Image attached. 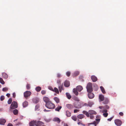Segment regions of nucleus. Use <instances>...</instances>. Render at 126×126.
Instances as JSON below:
<instances>
[{
    "label": "nucleus",
    "mask_w": 126,
    "mask_h": 126,
    "mask_svg": "<svg viewBox=\"0 0 126 126\" xmlns=\"http://www.w3.org/2000/svg\"><path fill=\"white\" fill-rule=\"evenodd\" d=\"M73 105L75 108L77 109L80 108L84 106L83 102L81 101L75 103Z\"/></svg>",
    "instance_id": "1"
},
{
    "label": "nucleus",
    "mask_w": 126,
    "mask_h": 126,
    "mask_svg": "<svg viewBox=\"0 0 126 126\" xmlns=\"http://www.w3.org/2000/svg\"><path fill=\"white\" fill-rule=\"evenodd\" d=\"M45 106L49 109H54L55 107L54 104L50 101L47 103L45 104Z\"/></svg>",
    "instance_id": "2"
},
{
    "label": "nucleus",
    "mask_w": 126,
    "mask_h": 126,
    "mask_svg": "<svg viewBox=\"0 0 126 126\" xmlns=\"http://www.w3.org/2000/svg\"><path fill=\"white\" fill-rule=\"evenodd\" d=\"M87 91L88 93L91 92L93 91L92 85L91 83H88L86 87Z\"/></svg>",
    "instance_id": "3"
},
{
    "label": "nucleus",
    "mask_w": 126,
    "mask_h": 126,
    "mask_svg": "<svg viewBox=\"0 0 126 126\" xmlns=\"http://www.w3.org/2000/svg\"><path fill=\"white\" fill-rule=\"evenodd\" d=\"M17 104L16 102L13 101L10 106V108L11 109H14L17 108Z\"/></svg>",
    "instance_id": "4"
},
{
    "label": "nucleus",
    "mask_w": 126,
    "mask_h": 126,
    "mask_svg": "<svg viewBox=\"0 0 126 126\" xmlns=\"http://www.w3.org/2000/svg\"><path fill=\"white\" fill-rule=\"evenodd\" d=\"M115 124L118 126H120L122 124L121 121L118 119H115L114 121Z\"/></svg>",
    "instance_id": "5"
},
{
    "label": "nucleus",
    "mask_w": 126,
    "mask_h": 126,
    "mask_svg": "<svg viewBox=\"0 0 126 126\" xmlns=\"http://www.w3.org/2000/svg\"><path fill=\"white\" fill-rule=\"evenodd\" d=\"M31 94V92L27 91L24 93V96L25 98H27L30 96Z\"/></svg>",
    "instance_id": "6"
},
{
    "label": "nucleus",
    "mask_w": 126,
    "mask_h": 126,
    "mask_svg": "<svg viewBox=\"0 0 126 126\" xmlns=\"http://www.w3.org/2000/svg\"><path fill=\"white\" fill-rule=\"evenodd\" d=\"M109 108V107L107 105H105L103 107V110L102 111L103 113L106 112L107 111V110Z\"/></svg>",
    "instance_id": "7"
},
{
    "label": "nucleus",
    "mask_w": 126,
    "mask_h": 126,
    "mask_svg": "<svg viewBox=\"0 0 126 126\" xmlns=\"http://www.w3.org/2000/svg\"><path fill=\"white\" fill-rule=\"evenodd\" d=\"M88 96L90 99H92L94 97V94L90 92L88 93Z\"/></svg>",
    "instance_id": "8"
},
{
    "label": "nucleus",
    "mask_w": 126,
    "mask_h": 126,
    "mask_svg": "<svg viewBox=\"0 0 126 126\" xmlns=\"http://www.w3.org/2000/svg\"><path fill=\"white\" fill-rule=\"evenodd\" d=\"M6 122V120L2 118L0 119V124L2 125H4L5 123Z\"/></svg>",
    "instance_id": "9"
},
{
    "label": "nucleus",
    "mask_w": 126,
    "mask_h": 126,
    "mask_svg": "<svg viewBox=\"0 0 126 126\" xmlns=\"http://www.w3.org/2000/svg\"><path fill=\"white\" fill-rule=\"evenodd\" d=\"M83 89V88L81 86L79 85L76 87V89L78 91L80 92Z\"/></svg>",
    "instance_id": "10"
},
{
    "label": "nucleus",
    "mask_w": 126,
    "mask_h": 126,
    "mask_svg": "<svg viewBox=\"0 0 126 126\" xmlns=\"http://www.w3.org/2000/svg\"><path fill=\"white\" fill-rule=\"evenodd\" d=\"M43 124V123L41 121H36L35 126H40Z\"/></svg>",
    "instance_id": "11"
},
{
    "label": "nucleus",
    "mask_w": 126,
    "mask_h": 126,
    "mask_svg": "<svg viewBox=\"0 0 126 126\" xmlns=\"http://www.w3.org/2000/svg\"><path fill=\"white\" fill-rule=\"evenodd\" d=\"M91 78L93 82H95L97 80V77L94 75H93L91 77Z\"/></svg>",
    "instance_id": "12"
},
{
    "label": "nucleus",
    "mask_w": 126,
    "mask_h": 126,
    "mask_svg": "<svg viewBox=\"0 0 126 126\" xmlns=\"http://www.w3.org/2000/svg\"><path fill=\"white\" fill-rule=\"evenodd\" d=\"M88 112L89 114L90 115H92L93 114H96L97 113L96 112L92 110H89L88 111Z\"/></svg>",
    "instance_id": "13"
},
{
    "label": "nucleus",
    "mask_w": 126,
    "mask_h": 126,
    "mask_svg": "<svg viewBox=\"0 0 126 126\" xmlns=\"http://www.w3.org/2000/svg\"><path fill=\"white\" fill-rule=\"evenodd\" d=\"M64 85L65 87H68L69 86L70 82L68 81H65L64 83Z\"/></svg>",
    "instance_id": "14"
},
{
    "label": "nucleus",
    "mask_w": 126,
    "mask_h": 126,
    "mask_svg": "<svg viewBox=\"0 0 126 126\" xmlns=\"http://www.w3.org/2000/svg\"><path fill=\"white\" fill-rule=\"evenodd\" d=\"M32 101L33 103H37L39 102V99L38 98H34L33 99Z\"/></svg>",
    "instance_id": "15"
},
{
    "label": "nucleus",
    "mask_w": 126,
    "mask_h": 126,
    "mask_svg": "<svg viewBox=\"0 0 126 126\" xmlns=\"http://www.w3.org/2000/svg\"><path fill=\"white\" fill-rule=\"evenodd\" d=\"M44 101L46 102V104L48 102L50 101L49 100V98L47 97H45L43 98Z\"/></svg>",
    "instance_id": "16"
},
{
    "label": "nucleus",
    "mask_w": 126,
    "mask_h": 126,
    "mask_svg": "<svg viewBox=\"0 0 126 126\" xmlns=\"http://www.w3.org/2000/svg\"><path fill=\"white\" fill-rule=\"evenodd\" d=\"M66 107L68 109H71L73 108L74 107L73 105L69 104H67Z\"/></svg>",
    "instance_id": "17"
},
{
    "label": "nucleus",
    "mask_w": 126,
    "mask_h": 126,
    "mask_svg": "<svg viewBox=\"0 0 126 126\" xmlns=\"http://www.w3.org/2000/svg\"><path fill=\"white\" fill-rule=\"evenodd\" d=\"M36 121H31L29 123V125L30 126H33L35 125Z\"/></svg>",
    "instance_id": "18"
},
{
    "label": "nucleus",
    "mask_w": 126,
    "mask_h": 126,
    "mask_svg": "<svg viewBox=\"0 0 126 126\" xmlns=\"http://www.w3.org/2000/svg\"><path fill=\"white\" fill-rule=\"evenodd\" d=\"M99 98L101 101H103L104 99V96L102 94H100L99 96Z\"/></svg>",
    "instance_id": "19"
},
{
    "label": "nucleus",
    "mask_w": 126,
    "mask_h": 126,
    "mask_svg": "<svg viewBox=\"0 0 126 126\" xmlns=\"http://www.w3.org/2000/svg\"><path fill=\"white\" fill-rule=\"evenodd\" d=\"M85 116L83 114H79L77 116V117L79 119H82Z\"/></svg>",
    "instance_id": "20"
},
{
    "label": "nucleus",
    "mask_w": 126,
    "mask_h": 126,
    "mask_svg": "<svg viewBox=\"0 0 126 126\" xmlns=\"http://www.w3.org/2000/svg\"><path fill=\"white\" fill-rule=\"evenodd\" d=\"M82 113L84 114L85 115L88 117H89L90 116L88 112L86 111H82Z\"/></svg>",
    "instance_id": "21"
},
{
    "label": "nucleus",
    "mask_w": 126,
    "mask_h": 126,
    "mask_svg": "<svg viewBox=\"0 0 126 126\" xmlns=\"http://www.w3.org/2000/svg\"><path fill=\"white\" fill-rule=\"evenodd\" d=\"M59 86V90L60 92H61L62 91V89H63V84H60L58 85Z\"/></svg>",
    "instance_id": "22"
},
{
    "label": "nucleus",
    "mask_w": 126,
    "mask_h": 126,
    "mask_svg": "<svg viewBox=\"0 0 126 126\" xmlns=\"http://www.w3.org/2000/svg\"><path fill=\"white\" fill-rule=\"evenodd\" d=\"M28 105V102L27 101L24 102L23 103V107L25 108L27 107Z\"/></svg>",
    "instance_id": "23"
},
{
    "label": "nucleus",
    "mask_w": 126,
    "mask_h": 126,
    "mask_svg": "<svg viewBox=\"0 0 126 126\" xmlns=\"http://www.w3.org/2000/svg\"><path fill=\"white\" fill-rule=\"evenodd\" d=\"M75 88H74L73 90V92L76 95H78L79 94Z\"/></svg>",
    "instance_id": "24"
},
{
    "label": "nucleus",
    "mask_w": 126,
    "mask_h": 126,
    "mask_svg": "<svg viewBox=\"0 0 126 126\" xmlns=\"http://www.w3.org/2000/svg\"><path fill=\"white\" fill-rule=\"evenodd\" d=\"M67 97L68 99H70L71 97V96L70 94L68 93H66Z\"/></svg>",
    "instance_id": "25"
},
{
    "label": "nucleus",
    "mask_w": 126,
    "mask_h": 126,
    "mask_svg": "<svg viewBox=\"0 0 126 126\" xmlns=\"http://www.w3.org/2000/svg\"><path fill=\"white\" fill-rule=\"evenodd\" d=\"M2 75L3 77L5 79H7L8 77V75L5 73H3L2 74Z\"/></svg>",
    "instance_id": "26"
},
{
    "label": "nucleus",
    "mask_w": 126,
    "mask_h": 126,
    "mask_svg": "<svg viewBox=\"0 0 126 126\" xmlns=\"http://www.w3.org/2000/svg\"><path fill=\"white\" fill-rule=\"evenodd\" d=\"M53 120L57 122L58 123H60V119L57 117L54 118Z\"/></svg>",
    "instance_id": "27"
},
{
    "label": "nucleus",
    "mask_w": 126,
    "mask_h": 126,
    "mask_svg": "<svg viewBox=\"0 0 126 126\" xmlns=\"http://www.w3.org/2000/svg\"><path fill=\"white\" fill-rule=\"evenodd\" d=\"M62 108V106H58V107L55 109V110L56 111H59Z\"/></svg>",
    "instance_id": "28"
},
{
    "label": "nucleus",
    "mask_w": 126,
    "mask_h": 126,
    "mask_svg": "<svg viewBox=\"0 0 126 126\" xmlns=\"http://www.w3.org/2000/svg\"><path fill=\"white\" fill-rule=\"evenodd\" d=\"M100 88L101 89V91L102 93H103L105 94L106 93V92L105 91V89L103 87L101 86L100 87Z\"/></svg>",
    "instance_id": "29"
},
{
    "label": "nucleus",
    "mask_w": 126,
    "mask_h": 126,
    "mask_svg": "<svg viewBox=\"0 0 126 126\" xmlns=\"http://www.w3.org/2000/svg\"><path fill=\"white\" fill-rule=\"evenodd\" d=\"M98 123H97V122L95 121H94L93 122L90 123H88V125H91L92 124H93L94 125V126H96V125Z\"/></svg>",
    "instance_id": "30"
},
{
    "label": "nucleus",
    "mask_w": 126,
    "mask_h": 126,
    "mask_svg": "<svg viewBox=\"0 0 126 126\" xmlns=\"http://www.w3.org/2000/svg\"><path fill=\"white\" fill-rule=\"evenodd\" d=\"M66 115L67 117H70L71 116V113L68 111H67L66 112Z\"/></svg>",
    "instance_id": "31"
},
{
    "label": "nucleus",
    "mask_w": 126,
    "mask_h": 126,
    "mask_svg": "<svg viewBox=\"0 0 126 126\" xmlns=\"http://www.w3.org/2000/svg\"><path fill=\"white\" fill-rule=\"evenodd\" d=\"M54 99L57 103H59V100L58 98L57 97H55L54 98Z\"/></svg>",
    "instance_id": "32"
},
{
    "label": "nucleus",
    "mask_w": 126,
    "mask_h": 126,
    "mask_svg": "<svg viewBox=\"0 0 126 126\" xmlns=\"http://www.w3.org/2000/svg\"><path fill=\"white\" fill-rule=\"evenodd\" d=\"M41 89V87L39 86L35 88V90L38 92H39Z\"/></svg>",
    "instance_id": "33"
},
{
    "label": "nucleus",
    "mask_w": 126,
    "mask_h": 126,
    "mask_svg": "<svg viewBox=\"0 0 126 126\" xmlns=\"http://www.w3.org/2000/svg\"><path fill=\"white\" fill-rule=\"evenodd\" d=\"M93 104V103L92 102L89 101L88 102V105L89 107H91Z\"/></svg>",
    "instance_id": "34"
},
{
    "label": "nucleus",
    "mask_w": 126,
    "mask_h": 126,
    "mask_svg": "<svg viewBox=\"0 0 126 126\" xmlns=\"http://www.w3.org/2000/svg\"><path fill=\"white\" fill-rule=\"evenodd\" d=\"M13 112L15 115H16L18 113V111L17 109H15L13 110Z\"/></svg>",
    "instance_id": "35"
},
{
    "label": "nucleus",
    "mask_w": 126,
    "mask_h": 126,
    "mask_svg": "<svg viewBox=\"0 0 126 126\" xmlns=\"http://www.w3.org/2000/svg\"><path fill=\"white\" fill-rule=\"evenodd\" d=\"M79 73V72L78 71H76L73 74V76H76L78 75Z\"/></svg>",
    "instance_id": "36"
},
{
    "label": "nucleus",
    "mask_w": 126,
    "mask_h": 126,
    "mask_svg": "<svg viewBox=\"0 0 126 126\" xmlns=\"http://www.w3.org/2000/svg\"><path fill=\"white\" fill-rule=\"evenodd\" d=\"M72 119L74 121H76L77 120V118L76 116H73L71 117Z\"/></svg>",
    "instance_id": "37"
},
{
    "label": "nucleus",
    "mask_w": 126,
    "mask_h": 126,
    "mask_svg": "<svg viewBox=\"0 0 126 126\" xmlns=\"http://www.w3.org/2000/svg\"><path fill=\"white\" fill-rule=\"evenodd\" d=\"M74 100L76 101H79L80 99H79L77 96H75L74 98Z\"/></svg>",
    "instance_id": "38"
},
{
    "label": "nucleus",
    "mask_w": 126,
    "mask_h": 126,
    "mask_svg": "<svg viewBox=\"0 0 126 126\" xmlns=\"http://www.w3.org/2000/svg\"><path fill=\"white\" fill-rule=\"evenodd\" d=\"M39 107V106L38 105H37L35 106V110L38 111L39 110L38 109Z\"/></svg>",
    "instance_id": "39"
},
{
    "label": "nucleus",
    "mask_w": 126,
    "mask_h": 126,
    "mask_svg": "<svg viewBox=\"0 0 126 126\" xmlns=\"http://www.w3.org/2000/svg\"><path fill=\"white\" fill-rule=\"evenodd\" d=\"M0 82L2 84H4L5 83L2 79L1 78H0Z\"/></svg>",
    "instance_id": "40"
},
{
    "label": "nucleus",
    "mask_w": 126,
    "mask_h": 126,
    "mask_svg": "<svg viewBox=\"0 0 126 126\" xmlns=\"http://www.w3.org/2000/svg\"><path fill=\"white\" fill-rule=\"evenodd\" d=\"M12 98H10L8 101V104H10L12 103Z\"/></svg>",
    "instance_id": "41"
},
{
    "label": "nucleus",
    "mask_w": 126,
    "mask_h": 126,
    "mask_svg": "<svg viewBox=\"0 0 126 126\" xmlns=\"http://www.w3.org/2000/svg\"><path fill=\"white\" fill-rule=\"evenodd\" d=\"M54 91L55 92L57 93L58 94L59 93L58 90L57 88H54Z\"/></svg>",
    "instance_id": "42"
},
{
    "label": "nucleus",
    "mask_w": 126,
    "mask_h": 126,
    "mask_svg": "<svg viewBox=\"0 0 126 126\" xmlns=\"http://www.w3.org/2000/svg\"><path fill=\"white\" fill-rule=\"evenodd\" d=\"M5 97L3 95H2L0 97V100L1 101H3Z\"/></svg>",
    "instance_id": "43"
},
{
    "label": "nucleus",
    "mask_w": 126,
    "mask_h": 126,
    "mask_svg": "<svg viewBox=\"0 0 126 126\" xmlns=\"http://www.w3.org/2000/svg\"><path fill=\"white\" fill-rule=\"evenodd\" d=\"M108 102V100L107 99H105V101L103 102V103L105 104H107Z\"/></svg>",
    "instance_id": "44"
},
{
    "label": "nucleus",
    "mask_w": 126,
    "mask_h": 126,
    "mask_svg": "<svg viewBox=\"0 0 126 126\" xmlns=\"http://www.w3.org/2000/svg\"><path fill=\"white\" fill-rule=\"evenodd\" d=\"M8 89L6 87L2 89V90L4 92H5L7 91L8 90Z\"/></svg>",
    "instance_id": "45"
},
{
    "label": "nucleus",
    "mask_w": 126,
    "mask_h": 126,
    "mask_svg": "<svg viewBox=\"0 0 126 126\" xmlns=\"http://www.w3.org/2000/svg\"><path fill=\"white\" fill-rule=\"evenodd\" d=\"M48 88L49 90L52 91H54V90L50 86H49L48 87Z\"/></svg>",
    "instance_id": "46"
},
{
    "label": "nucleus",
    "mask_w": 126,
    "mask_h": 126,
    "mask_svg": "<svg viewBox=\"0 0 126 126\" xmlns=\"http://www.w3.org/2000/svg\"><path fill=\"white\" fill-rule=\"evenodd\" d=\"M105 113H103V115L105 117H106L108 116V113H107V112Z\"/></svg>",
    "instance_id": "47"
},
{
    "label": "nucleus",
    "mask_w": 126,
    "mask_h": 126,
    "mask_svg": "<svg viewBox=\"0 0 126 126\" xmlns=\"http://www.w3.org/2000/svg\"><path fill=\"white\" fill-rule=\"evenodd\" d=\"M66 75L68 77L70 75V73L69 71L67 72L66 73Z\"/></svg>",
    "instance_id": "48"
},
{
    "label": "nucleus",
    "mask_w": 126,
    "mask_h": 126,
    "mask_svg": "<svg viewBox=\"0 0 126 126\" xmlns=\"http://www.w3.org/2000/svg\"><path fill=\"white\" fill-rule=\"evenodd\" d=\"M46 91H45L44 90H43L41 91V93L42 94H45Z\"/></svg>",
    "instance_id": "49"
},
{
    "label": "nucleus",
    "mask_w": 126,
    "mask_h": 126,
    "mask_svg": "<svg viewBox=\"0 0 126 126\" xmlns=\"http://www.w3.org/2000/svg\"><path fill=\"white\" fill-rule=\"evenodd\" d=\"M113 118V116L112 117L110 118H108V120L109 121H110L112 120V118Z\"/></svg>",
    "instance_id": "50"
},
{
    "label": "nucleus",
    "mask_w": 126,
    "mask_h": 126,
    "mask_svg": "<svg viewBox=\"0 0 126 126\" xmlns=\"http://www.w3.org/2000/svg\"><path fill=\"white\" fill-rule=\"evenodd\" d=\"M26 88L27 89H28L30 88V85L29 84H28L26 86Z\"/></svg>",
    "instance_id": "51"
},
{
    "label": "nucleus",
    "mask_w": 126,
    "mask_h": 126,
    "mask_svg": "<svg viewBox=\"0 0 126 126\" xmlns=\"http://www.w3.org/2000/svg\"><path fill=\"white\" fill-rule=\"evenodd\" d=\"M79 110H78L75 109V110H74V113H76L78 111H79Z\"/></svg>",
    "instance_id": "52"
},
{
    "label": "nucleus",
    "mask_w": 126,
    "mask_h": 126,
    "mask_svg": "<svg viewBox=\"0 0 126 126\" xmlns=\"http://www.w3.org/2000/svg\"><path fill=\"white\" fill-rule=\"evenodd\" d=\"M94 117V116L92 115H91L90 116V117L91 119H93Z\"/></svg>",
    "instance_id": "53"
},
{
    "label": "nucleus",
    "mask_w": 126,
    "mask_h": 126,
    "mask_svg": "<svg viewBox=\"0 0 126 126\" xmlns=\"http://www.w3.org/2000/svg\"><path fill=\"white\" fill-rule=\"evenodd\" d=\"M51 111L50 110H47L45 109L44 110V112H48V111Z\"/></svg>",
    "instance_id": "54"
},
{
    "label": "nucleus",
    "mask_w": 126,
    "mask_h": 126,
    "mask_svg": "<svg viewBox=\"0 0 126 126\" xmlns=\"http://www.w3.org/2000/svg\"><path fill=\"white\" fill-rule=\"evenodd\" d=\"M119 114L121 116H122L123 115V113L122 112H120L119 113Z\"/></svg>",
    "instance_id": "55"
},
{
    "label": "nucleus",
    "mask_w": 126,
    "mask_h": 126,
    "mask_svg": "<svg viewBox=\"0 0 126 126\" xmlns=\"http://www.w3.org/2000/svg\"><path fill=\"white\" fill-rule=\"evenodd\" d=\"M13 97L14 98H15L16 97V94L15 93H14L13 94Z\"/></svg>",
    "instance_id": "56"
},
{
    "label": "nucleus",
    "mask_w": 126,
    "mask_h": 126,
    "mask_svg": "<svg viewBox=\"0 0 126 126\" xmlns=\"http://www.w3.org/2000/svg\"><path fill=\"white\" fill-rule=\"evenodd\" d=\"M84 106H85L87 107H88V104H87L86 103H85L84 104H83Z\"/></svg>",
    "instance_id": "57"
},
{
    "label": "nucleus",
    "mask_w": 126,
    "mask_h": 126,
    "mask_svg": "<svg viewBox=\"0 0 126 126\" xmlns=\"http://www.w3.org/2000/svg\"><path fill=\"white\" fill-rule=\"evenodd\" d=\"M10 95V94L9 93H8L6 94V95L8 97H9Z\"/></svg>",
    "instance_id": "58"
},
{
    "label": "nucleus",
    "mask_w": 126,
    "mask_h": 126,
    "mask_svg": "<svg viewBox=\"0 0 126 126\" xmlns=\"http://www.w3.org/2000/svg\"><path fill=\"white\" fill-rule=\"evenodd\" d=\"M7 126H12V125L11 124L9 123L8 124Z\"/></svg>",
    "instance_id": "59"
},
{
    "label": "nucleus",
    "mask_w": 126,
    "mask_h": 126,
    "mask_svg": "<svg viewBox=\"0 0 126 126\" xmlns=\"http://www.w3.org/2000/svg\"><path fill=\"white\" fill-rule=\"evenodd\" d=\"M100 119H96V120L98 122H99L100 121Z\"/></svg>",
    "instance_id": "60"
},
{
    "label": "nucleus",
    "mask_w": 126,
    "mask_h": 126,
    "mask_svg": "<svg viewBox=\"0 0 126 126\" xmlns=\"http://www.w3.org/2000/svg\"><path fill=\"white\" fill-rule=\"evenodd\" d=\"M63 126H68V125L64 123V124Z\"/></svg>",
    "instance_id": "61"
},
{
    "label": "nucleus",
    "mask_w": 126,
    "mask_h": 126,
    "mask_svg": "<svg viewBox=\"0 0 126 126\" xmlns=\"http://www.w3.org/2000/svg\"><path fill=\"white\" fill-rule=\"evenodd\" d=\"M57 77H60V75L59 74H57Z\"/></svg>",
    "instance_id": "62"
},
{
    "label": "nucleus",
    "mask_w": 126,
    "mask_h": 126,
    "mask_svg": "<svg viewBox=\"0 0 126 126\" xmlns=\"http://www.w3.org/2000/svg\"><path fill=\"white\" fill-rule=\"evenodd\" d=\"M103 106H99V108L100 109H102V108H103Z\"/></svg>",
    "instance_id": "63"
},
{
    "label": "nucleus",
    "mask_w": 126,
    "mask_h": 126,
    "mask_svg": "<svg viewBox=\"0 0 126 126\" xmlns=\"http://www.w3.org/2000/svg\"><path fill=\"white\" fill-rule=\"evenodd\" d=\"M57 83L59 84V83L60 82V80H58L57 81Z\"/></svg>",
    "instance_id": "64"
}]
</instances>
